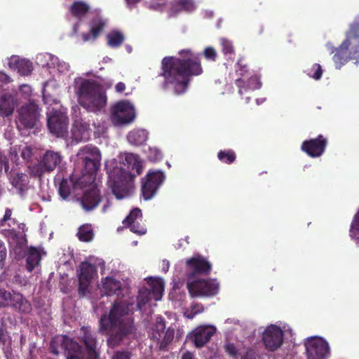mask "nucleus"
Instances as JSON below:
<instances>
[{
    "mask_svg": "<svg viewBox=\"0 0 359 359\" xmlns=\"http://www.w3.org/2000/svg\"><path fill=\"white\" fill-rule=\"evenodd\" d=\"M182 57L166 56L161 60V72L159 76L163 77V88L173 87L176 95L184 93L194 76L203 74V69L200 58L194 55L190 49L179 52Z\"/></svg>",
    "mask_w": 359,
    "mask_h": 359,
    "instance_id": "f257e3e1",
    "label": "nucleus"
},
{
    "mask_svg": "<svg viewBox=\"0 0 359 359\" xmlns=\"http://www.w3.org/2000/svg\"><path fill=\"white\" fill-rule=\"evenodd\" d=\"M135 305L125 300H116L113 303L109 314H103L99 320V331L108 334L107 346L114 348L125 339L136 337L137 327L134 323Z\"/></svg>",
    "mask_w": 359,
    "mask_h": 359,
    "instance_id": "f03ea898",
    "label": "nucleus"
},
{
    "mask_svg": "<svg viewBox=\"0 0 359 359\" xmlns=\"http://www.w3.org/2000/svg\"><path fill=\"white\" fill-rule=\"evenodd\" d=\"M79 344L68 335L58 339L66 359H101V348L97 334L87 325L82 326L78 334Z\"/></svg>",
    "mask_w": 359,
    "mask_h": 359,
    "instance_id": "7ed1b4c3",
    "label": "nucleus"
},
{
    "mask_svg": "<svg viewBox=\"0 0 359 359\" xmlns=\"http://www.w3.org/2000/svg\"><path fill=\"white\" fill-rule=\"evenodd\" d=\"M78 102L88 112L100 111L107 104L103 86L93 79H83L76 90Z\"/></svg>",
    "mask_w": 359,
    "mask_h": 359,
    "instance_id": "20e7f679",
    "label": "nucleus"
},
{
    "mask_svg": "<svg viewBox=\"0 0 359 359\" xmlns=\"http://www.w3.org/2000/svg\"><path fill=\"white\" fill-rule=\"evenodd\" d=\"M335 51L332 60L336 68L340 69L351 60L359 59V16L350 24L346 38L338 48H332Z\"/></svg>",
    "mask_w": 359,
    "mask_h": 359,
    "instance_id": "39448f33",
    "label": "nucleus"
},
{
    "mask_svg": "<svg viewBox=\"0 0 359 359\" xmlns=\"http://www.w3.org/2000/svg\"><path fill=\"white\" fill-rule=\"evenodd\" d=\"M109 177V186L117 199H122L130 194L134 180L132 175L121 169L113 168Z\"/></svg>",
    "mask_w": 359,
    "mask_h": 359,
    "instance_id": "423d86ee",
    "label": "nucleus"
},
{
    "mask_svg": "<svg viewBox=\"0 0 359 359\" xmlns=\"http://www.w3.org/2000/svg\"><path fill=\"white\" fill-rule=\"evenodd\" d=\"M77 163L83 167L86 174L94 175L99 170L102 158L99 149L92 144H88L79 149L76 154Z\"/></svg>",
    "mask_w": 359,
    "mask_h": 359,
    "instance_id": "0eeeda50",
    "label": "nucleus"
},
{
    "mask_svg": "<svg viewBox=\"0 0 359 359\" xmlns=\"http://www.w3.org/2000/svg\"><path fill=\"white\" fill-rule=\"evenodd\" d=\"M187 288L191 297H212L218 294L219 284L216 279L198 278L189 280Z\"/></svg>",
    "mask_w": 359,
    "mask_h": 359,
    "instance_id": "6e6552de",
    "label": "nucleus"
},
{
    "mask_svg": "<svg viewBox=\"0 0 359 359\" xmlns=\"http://www.w3.org/2000/svg\"><path fill=\"white\" fill-rule=\"evenodd\" d=\"M61 161L62 156L59 152L48 150L39 162L29 167L30 175L41 177L44 173L53 171Z\"/></svg>",
    "mask_w": 359,
    "mask_h": 359,
    "instance_id": "1a4fd4ad",
    "label": "nucleus"
},
{
    "mask_svg": "<svg viewBox=\"0 0 359 359\" xmlns=\"http://www.w3.org/2000/svg\"><path fill=\"white\" fill-rule=\"evenodd\" d=\"M18 127L25 129L33 128L40 117L39 106L33 102L22 105L18 110Z\"/></svg>",
    "mask_w": 359,
    "mask_h": 359,
    "instance_id": "9d476101",
    "label": "nucleus"
},
{
    "mask_svg": "<svg viewBox=\"0 0 359 359\" xmlns=\"http://www.w3.org/2000/svg\"><path fill=\"white\" fill-rule=\"evenodd\" d=\"M165 180L161 170L149 171L142 180L141 194L145 201L151 199Z\"/></svg>",
    "mask_w": 359,
    "mask_h": 359,
    "instance_id": "9b49d317",
    "label": "nucleus"
},
{
    "mask_svg": "<svg viewBox=\"0 0 359 359\" xmlns=\"http://www.w3.org/2000/svg\"><path fill=\"white\" fill-rule=\"evenodd\" d=\"M151 289L143 287L139 290L137 297V303L136 306L142 309L152 298L159 300L161 298L164 285L161 278H150L148 281Z\"/></svg>",
    "mask_w": 359,
    "mask_h": 359,
    "instance_id": "f8f14e48",
    "label": "nucleus"
},
{
    "mask_svg": "<svg viewBox=\"0 0 359 359\" xmlns=\"http://www.w3.org/2000/svg\"><path fill=\"white\" fill-rule=\"evenodd\" d=\"M135 116V108L128 101H120L112 108L111 120L116 125L130 123Z\"/></svg>",
    "mask_w": 359,
    "mask_h": 359,
    "instance_id": "ddd939ff",
    "label": "nucleus"
},
{
    "mask_svg": "<svg viewBox=\"0 0 359 359\" xmlns=\"http://www.w3.org/2000/svg\"><path fill=\"white\" fill-rule=\"evenodd\" d=\"M186 270L189 280L196 276H208L212 270V264L205 257L197 254L186 260Z\"/></svg>",
    "mask_w": 359,
    "mask_h": 359,
    "instance_id": "4468645a",
    "label": "nucleus"
},
{
    "mask_svg": "<svg viewBox=\"0 0 359 359\" xmlns=\"http://www.w3.org/2000/svg\"><path fill=\"white\" fill-rule=\"evenodd\" d=\"M79 267L78 292L79 297H83L88 293L90 283L97 273V268L87 262H82Z\"/></svg>",
    "mask_w": 359,
    "mask_h": 359,
    "instance_id": "2eb2a0df",
    "label": "nucleus"
},
{
    "mask_svg": "<svg viewBox=\"0 0 359 359\" xmlns=\"http://www.w3.org/2000/svg\"><path fill=\"white\" fill-rule=\"evenodd\" d=\"M308 359H325L329 354L328 343L320 337H311L305 342Z\"/></svg>",
    "mask_w": 359,
    "mask_h": 359,
    "instance_id": "dca6fc26",
    "label": "nucleus"
},
{
    "mask_svg": "<svg viewBox=\"0 0 359 359\" xmlns=\"http://www.w3.org/2000/svg\"><path fill=\"white\" fill-rule=\"evenodd\" d=\"M4 236L7 238L12 250L15 254V257L18 259L25 257L27 247L26 236L22 235L20 231L13 229H4Z\"/></svg>",
    "mask_w": 359,
    "mask_h": 359,
    "instance_id": "f3484780",
    "label": "nucleus"
},
{
    "mask_svg": "<svg viewBox=\"0 0 359 359\" xmlns=\"http://www.w3.org/2000/svg\"><path fill=\"white\" fill-rule=\"evenodd\" d=\"M68 123V117L61 111H53L48 116V128L50 132L57 137H62L67 134Z\"/></svg>",
    "mask_w": 359,
    "mask_h": 359,
    "instance_id": "a211bd4d",
    "label": "nucleus"
},
{
    "mask_svg": "<svg viewBox=\"0 0 359 359\" xmlns=\"http://www.w3.org/2000/svg\"><path fill=\"white\" fill-rule=\"evenodd\" d=\"M264 345L269 351L278 349L283 343V332L275 325L268 326L262 334Z\"/></svg>",
    "mask_w": 359,
    "mask_h": 359,
    "instance_id": "6ab92c4d",
    "label": "nucleus"
},
{
    "mask_svg": "<svg viewBox=\"0 0 359 359\" xmlns=\"http://www.w3.org/2000/svg\"><path fill=\"white\" fill-rule=\"evenodd\" d=\"M327 140L323 135H319L316 138L304 140L301 149L311 158L321 156L325 151L327 145Z\"/></svg>",
    "mask_w": 359,
    "mask_h": 359,
    "instance_id": "aec40b11",
    "label": "nucleus"
},
{
    "mask_svg": "<svg viewBox=\"0 0 359 359\" xmlns=\"http://www.w3.org/2000/svg\"><path fill=\"white\" fill-rule=\"evenodd\" d=\"M216 332V329L210 325H201L192 330L187 338L196 348H201L205 345Z\"/></svg>",
    "mask_w": 359,
    "mask_h": 359,
    "instance_id": "412c9836",
    "label": "nucleus"
},
{
    "mask_svg": "<svg viewBox=\"0 0 359 359\" xmlns=\"http://www.w3.org/2000/svg\"><path fill=\"white\" fill-rule=\"evenodd\" d=\"M114 168L121 169L125 172H128L135 178L142 172V165L140 157L132 153L126 154L125 158L121 163V166Z\"/></svg>",
    "mask_w": 359,
    "mask_h": 359,
    "instance_id": "4be33fe9",
    "label": "nucleus"
},
{
    "mask_svg": "<svg viewBox=\"0 0 359 359\" xmlns=\"http://www.w3.org/2000/svg\"><path fill=\"white\" fill-rule=\"evenodd\" d=\"M196 9L195 0H172L169 4V17H176L181 13H190Z\"/></svg>",
    "mask_w": 359,
    "mask_h": 359,
    "instance_id": "5701e85b",
    "label": "nucleus"
},
{
    "mask_svg": "<svg viewBox=\"0 0 359 359\" xmlns=\"http://www.w3.org/2000/svg\"><path fill=\"white\" fill-rule=\"evenodd\" d=\"M102 201L100 191L93 188L86 191L80 198L82 208L87 212L94 210Z\"/></svg>",
    "mask_w": 359,
    "mask_h": 359,
    "instance_id": "b1692460",
    "label": "nucleus"
},
{
    "mask_svg": "<svg viewBox=\"0 0 359 359\" xmlns=\"http://www.w3.org/2000/svg\"><path fill=\"white\" fill-rule=\"evenodd\" d=\"M72 133L76 142L87 140L89 136V124L76 117L74 121Z\"/></svg>",
    "mask_w": 359,
    "mask_h": 359,
    "instance_id": "393cba45",
    "label": "nucleus"
},
{
    "mask_svg": "<svg viewBox=\"0 0 359 359\" xmlns=\"http://www.w3.org/2000/svg\"><path fill=\"white\" fill-rule=\"evenodd\" d=\"M16 100L13 95L10 93L3 94L0 97V116L7 117L13 114Z\"/></svg>",
    "mask_w": 359,
    "mask_h": 359,
    "instance_id": "a878e982",
    "label": "nucleus"
},
{
    "mask_svg": "<svg viewBox=\"0 0 359 359\" xmlns=\"http://www.w3.org/2000/svg\"><path fill=\"white\" fill-rule=\"evenodd\" d=\"M102 291L107 296H120L123 291L122 283L114 278L106 277L102 282Z\"/></svg>",
    "mask_w": 359,
    "mask_h": 359,
    "instance_id": "bb28decb",
    "label": "nucleus"
},
{
    "mask_svg": "<svg viewBox=\"0 0 359 359\" xmlns=\"http://www.w3.org/2000/svg\"><path fill=\"white\" fill-rule=\"evenodd\" d=\"M11 307L15 311L24 314H29L32 311L31 303L19 292H14Z\"/></svg>",
    "mask_w": 359,
    "mask_h": 359,
    "instance_id": "cd10ccee",
    "label": "nucleus"
},
{
    "mask_svg": "<svg viewBox=\"0 0 359 359\" xmlns=\"http://www.w3.org/2000/svg\"><path fill=\"white\" fill-rule=\"evenodd\" d=\"M13 210L9 208H6L5 213L3 217L0 219V228H1V233L4 236V229H15V226H17L18 229H23L25 224H20L15 218L12 217Z\"/></svg>",
    "mask_w": 359,
    "mask_h": 359,
    "instance_id": "c85d7f7f",
    "label": "nucleus"
},
{
    "mask_svg": "<svg viewBox=\"0 0 359 359\" xmlns=\"http://www.w3.org/2000/svg\"><path fill=\"white\" fill-rule=\"evenodd\" d=\"M25 257H26V269L28 272H32L35 267L39 265L41 260L40 252L33 246L28 248Z\"/></svg>",
    "mask_w": 359,
    "mask_h": 359,
    "instance_id": "c756f323",
    "label": "nucleus"
},
{
    "mask_svg": "<svg viewBox=\"0 0 359 359\" xmlns=\"http://www.w3.org/2000/svg\"><path fill=\"white\" fill-rule=\"evenodd\" d=\"M10 181L12 186L18 189L20 194L27 189L29 178L25 173L12 172L10 175Z\"/></svg>",
    "mask_w": 359,
    "mask_h": 359,
    "instance_id": "7c9ffc66",
    "label": "nucleus"
},
{
    "mask_svg": "<svg viewBox=\"0 0 359 359\" xmlns=\"http://www.w3.org/2000/svg\"><path fill=\"white\" fill-rule=\"evenodd\" d=\"M10 66H13L17 69L20 74L23 76L29 75L33 68L32 63L25 59H20L17 57H12L9 62Z\"/></svg>",
    "mask_w": 359,
    "mask_h": 359,
    "instance_id": "2f4dec72",
    "label": "nucleus"
},
{
    "mask_svg": "<svg viewBox=\"0 0 359 359\" xmlns=\"http://www.w3.org/2000/svg\"><path fill=\"white\" fill-rule=\"evenodd\" d=\"M148 138L147 132L145 130L138 129L130 131L128 135V141L133 145H142Z\"/></svg>",
    "mask_w": 359,
    "mask_h": 359,
    "instance_id": "473e14b6",
    "label": "nucleus"
},
{
    "mask_svg": "<svg viewBox=\"0 0 359 359\" xmlns=\"http://www.w3.org/2000/svg\"><path fill=\"white\" fill-rule=\"evenodd\" d=\"M77 184L72 180L62 179L58 187V193L62 199H67L76 189Z\"/></svg>",
    "mask_w": 359,
    "mask_h": 359,
    "instance_id": "72a5a7b5",
    "label": "nucleus"
},
{
    "mask_svg": "<svg viewBox=\"0 0 359 359\" xmlns=\"http://www.w3.org/2000/svg\"><path fill=\"white\" fill-rule=\"evenodd\" d=\"M78 239L81 242L88 243L94 238V231L90 224H84L79 229L76 233Z\"/></svg>",
    "mask_w": 359,
    "mask_h": 359,
    "instance_id": "f704fd0d",
    "label": "nucleus"
},
{
    "mask_svg": "<svg viewBox=\"0 0 359 359\" xmlns=\"http://www.w3.org/2000/svg\"><path fill=\"white\" fill-rule=\"evenodd\" d=\"M89 6L83 1H75L70 7L72 15L79 19L83 18L88 11Z\"/></svg>",
    "mask_w": 359,
    "mask_h": 359,
    "instance_id": "c9c22d12",
    "label": "nucleus"
},
{
    "mask_svg": "<svg viewBox=\"0 0 359 359\" xmlns=\"http://www.w3.org/2000/svg\"><path fill=\"white\" fill-rule=\"evenodd\" d=\"M165 324L164 319L160 316L156 319V323L152 327L151 337L156 341H160L165 332Z\"/></svg>",
    "mask_w": 359,
    "mask_h": 359,
    "instance_id": "e433bc0d",
    "label": "nucleus"
},
{
    "mask_svg": "<svg viewBox=\"0 0 359 359\" xmlns=\"http://www.w3.org/2000/svg\"><path fill=\"white\" fill-rule=\"evenodd\" d=\"M142 218V210L139 208H135L130 212L129 215L123 220L122 223L125 227L128 228L129 226L138 222L139 219L141 221Z\"/></svg>",
    "mask_w": 359,
    "mask_h": 359,
    "instance_id": "4c0bfd02",
    "label": "nucleus"
},
{
    "mask_svg": "<svg viewBox=\"0 0 359 359\" xmlns=\"http://www.w3.org/2000/svg\"><path fill=\"white\" fill-rule=\"evenodd\" d=\"M108 45L112 48L121 46L124 41L123 34L118 31L111 32L107 35Z\"/></svg>",
    "mask_w": 359,
    "mask_h": 359,
    "instance_id": "58836bf2",
    "label": "nucleus"
},
{
    "mask_svg": "<svg viewBox=\"0 0 359 359\" xmlns=\"http://www.w3.org/2000/svg\"><path fill=\"white\" fill-rule=\"evenodd\" d=\"M218 159L223 163L231 164L236 159V154L232 149L220 150L217 153Z\"/></svg>",
    "mask_w": 359,
    "mask_h": 359,
    "instance_id": "ea45409f",
    "label": "nucleus"
},
{
    "mask_svg": "<svg viewBox=\"0 0 359 359\" xmlns=\"http://www.w3.org/2000/svg\"><path fill=\"white\" fill-rule=\"evenodd\" d=\"M175 336V329L169 327L163 333L159 344V348L165 350L167 346L172 341Z\"/></svg>",
    "mask_w": 359,
    "mask_h": 359,
    "instance_id": "a19ab883",
    "label": "nucleus"
},
{
    "mask_svg": "<svg viewBox=\"0 0 359 359\" xmlns=\"http://www.w3.org/2000/svg\"><path fill=\"white\" fill-rule=\"evenodd\" d=\"M349 236L352 239L359 241V209L351 224Z\"/></svg>",
    "mask_w": 359,
    "mask_h": 359,
    "instance_id": "79ce46f5",
    "label": "nucleus"
},
{
    "mask_svg": "<svg viewBox=\"0 0 359 359\" xmlns=\"http://www.w3.org/2000/svg\"><path fill=\"white\" fill-rule=\"evenodd\" d=\"M220 45L222 46V51L224 55L231 57L234 55V47L232 42L225 38L220 39Z\"/></svg>",
    "mask_w": 359,
    "mask_h": 359,
    "instance_id": "37998d69",
    "label": "nucleus"
},
{
    "mask_svg": "<svg viewBox=\"0 0 359 359\" xmlns=\"http://www.w3.org/2000/svg\"><path fill=\"white\" fill-rule=\"evenodd\" d=\"M14 292L11 293L5 289L0 288V307L11 306Z\"/></svg>",
    "mask_w": 359,
    "mask_h": 359,
    "instance_id": "c03bdc74",
    "label": "nucleus"
},
{
    "mask_svg": "<svg viewBox=\"0 0 359 359\" xmlns=\"http://www.w3.org/2000/svg\"><path fill=\"white\" fill-rule=\"evenodd\" d=\"M105 23L100 19L93 20L92 22V27L90 28V34L94 39L97 38L100 34L102 32Z\"/></svg>",
    "mask_w": 359,
    "mask_h": 359,
    "instance_id": "a18cd8bd",
    "label": "nucleus"
},
{
    "mask_svg": "<svg viewBox=\"0 0 359 359\" xmlns=\"http://www.w3.org/2000/svg\"><path fill=\"white\" fill-rule=\"evenodd\" d=\"M307 74L315 80H319L323 74L321 66L318 63H314L311 69L307 70Z\"/></svg>",
    "mask_w": 359,
    "mask_h": 359,
    "instance_id": "49530a36",
    "label": "nucleus"
},
{
    "mask_svg": "<svg viewBox=\"0 0 359 359\" xmlns=\"http://www.w3.org/2000/svg\"><path fill=\"white\" fill-rule=\"evenodd\" d=\"M204 311V307L202 304L195 303L191 306L189 312L186 315L189 319H192L195 316L202 313Z\"/></svg>",
    "mask_w": 359,
    "mask_h": 359,
    "instance_id": "de8ad7c7",
    "label": "nucleus"
},
{
    "mask_svg": "<svg viewBox=\"0 0 359 359\" xmlns=\"http://www.w3.org/2000/svg\"><path fill=\"white\" fill-rule=\"evenodd\" d=\"M163 157L162 153L160 149L153 147L149 148L148 152V159L151 162H156L160 161Z\"/></svg>",
    "mask_w": 359,
    "mask_h": 359,
    "instance_id": "09e8293b",
    "label": "nucleus"
},
{
    "mask_svg": "<svg viewBox=\"0 0 359 359\" xmlns=\"http://www.w3.org/2000/svg\"><path fill=\"white\" fill-rule=\"evenodd\" d=\"M130 230L137 235H144L147 233L146 227L141 224L139 221L128 227Z\"/></svg>",
    "mask_w": 359,
    "mask_h": 359,
    "instance_id": "8fccbe9b",
    "label": "nucleus"
},
{
    "mask_svg": "<svg viewBox=\"0 0 359 359\" xmlns=\"http://www.w3.org/2000/svg\"><path fill=\"white\" fill-rule=\"evenodd\" d=\"M261 87V83L256 76H252L247 81L246 88L248 90H256Z\"/></svg>",
    "mask_w": 359,
    "mask_h": 359,
    "instance_id": "3c124183",
    "label": "nucleus"
},
{
    "mask_svg": "<svg viewBox=\"0 0 359 359\" xmlns=\"http://www.w3.org/2000/svg\"><path fill=\"white\" fill-rule=\"evenodd\" d=\"M168 0H150L149 8L154 11H163Z\"/></svg>",
    "mask_w": 359,
    "mask_h": 359,
    "instance_id": "603ef678",
    "label": "nucleus"
},
{
    "mask_svg": "<svg viewBox=\"0 0 359 359\" xmlns=\"http://www.w3.org/2000/svg\"><path fill=\"white\" fill-rule=\"evenodd\" d=\"M6 257V248L4 242L0 239V269H3L4 266Z\"/></svg>",
    "mask_w": 359,
    "mask_h": 359,
    "instance_id": "864d4df0",
    "label": "nucleus"
},
{
    "mask_svg": "<svg viewBox=\"0 0 359 359\" xmlns=\"http://www.w3.org/2000/svg\"><path fill=\"white\" fill-rule=\"evenodd\" d=\"M204 56L206 59L215 61L217 58V52L212 47H207L203 52Z\"/></svg>",
    "mask_w": 359,
    "mask_h": 359,
    "instance_id": "5fc2aeb1",
    "label": "nucleus"
},
{
    "mask_svg": "<svg viewBox=\"0 0 359 359\" xmlns=\"http://www.w3.org/2000/svg\"><path fill=\"white\" fill-rule=\"evenodd\" d=\"M131 353L128 351H115L111 359H130Z\"/></svg>",
    "mask_w": 359,
    "mask_h": 359,
    "instance_id": "6e6d98bb",
    "label": "nucleus"
},
{
    "mask_svg": "<svg viewBox=\"0 0 359 359\" xmlns=\"http://www.w3.org/2000/svg\"><path fill=\"white\" fill-rule=\"evenodd\" d=\"M225 351L231 357L236 358L238 353L236 347L233 344L228 343L224 346Z\"/></svg>",
    "mask_w": 359,
    "mask_h": 359,
    "instance_id": "4d7b16f0",
    "label": "nucleus"
},
{
    "mask_svg": "<svg viewBox=\"0 0 359 359\" xmlns=\"http://www.w3.org/2000/svg\"><path fill=\"white\" fill-rule=\"evenodd\" d=\"M9 339L7 330L3 327H0V346H4Z\"/></svg>",
    "mask_w": 359,
    "mask_h": 359,
    "instance_id": "13d9d810",
    "label": "nucleus"
},
{
    "mask_svg": "<svg viewBox=\"0 0 359 359\" xmlns=\"http://www.w3.org/2000/svg\"><path fill=\"white\" fill-rule=\"evenodd\" d=\"M236 85L237 86V87L239 88L238 90V93L242 95H243V90L245 89V90H248L246 88V86H247V81H245V80H243V79L241 78H239V79H237L236 80Z\"/></svg>",
    "mask_w": 359,
    "mask_h": 359,
    "instance_id": "bf43d9fd",
    "label": "nucleus"
},
{
    "mask_svg": "<svg viewBox=\"0 0 359 359\" xmlns=\"http://www.w3.org/2000/svg\"><path fill=\"white\" fill-rule=\"evenodd\" d=\"M4 168L7 171L8 169V162L6 157L0 152V172L2 171Z\"/></svg>",
    "mask_w": 359,
    "mask_h": 359,
    "instance_id": "052dcab7",
    "label": "nucleus"
},
{
    "mask_svg": "<svg viewBox=\"0 0 359 359\" xmlns=\"http://www.w3.org/2000/svg\"><path fill=\"white\" fill-rule=\"evenodd\" d=\"M21 156L25 160H29L32 157V149L26 147L22 151Z\"/></svg>",
    "mask_w": 359,
    "mask_h": 359,
    "instance_id": "680f3d73",
    "label": "nucleus"
},
{
    "mask_svg": "<svg viewBox=\"0 0 359 359\" xmlns=\"http://www.w3.org/2000/svg\"><path fill=\"white\" fill-rule=\"evenodd\" d=\"M11 77L4 72H0V83H8L11 82Z\"/></svg>",
    "mask_w": 359,
    "mask_h": 359,
    "instance_id": "e2e57ef3",
    "label": "nucleus"
},
{
    "mask_svg": "<svg viewBox=\"0 0 359 359\" xmlns=\"http://www.w3.org/2000/svg\"><path fill=\"white\" fill-rule=\"evenodd\" d=\"M241 359H257L256 354L254 351L248 350L242 357Z\"/></svg>",
    "mask_w": 359,
    "mask_h": 359,
    "instance_id": "0e129e2a",
    "label": "nucleus"
},
{
    "mask_svg": "<svg viewBox=\"0 0 359 359\" xmlns=\"http://www.w3.org/2000/svg\"><path fill=\"white\" fill-rule=\"evenodd\" d=\"M115 88L117 93H123L126 90V85L123 82H118L116 85Z\"/></svg>",
    "mask_w": 359,
    "mask_h": 359,
    "instance_id": "69168bd1",
    "label": "nucleus"
},
{
    "mask_svg": "<svg viewBox=\"0 0 359 359\" xmlns=\"http://www.w3.org/2000/svg\"><path fill=\"white\" fill-rule=\"evenodd\" d=\"M182 359H194V354L189 351H187L182 355Z\"/></svg>",
    "mask_w": 359,
    "mask_h": 359,
    "instance_id": "338daca9",
    "label": "nucleus"
},
{
    "mask_svg": "<svg viewBox=\"0 0 359 359\" xmlns=\"http://www.w3.org/2000/svg\"><path fill=\"white\" fill-rule=\"evenodd\" d=\"M168 269H169V262L167 260H163V264H162V270L164 272H167L168 271Z\"/></svg>",
    "mask_w": 359,
    "mask_h": 359,
    "instance_id": "774afa93",
    "label": "nucleus"
}]
</instances>
